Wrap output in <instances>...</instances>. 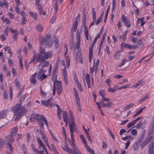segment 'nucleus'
Segmentation results:
<instances>
[{"label": "nucleus", "mask_w": 154, "mask_h": 154, "mask_svg": "<svg viewBox=\"0 0 154 154\" xmlns=\"http://www.w3.org/2000/svg\"><path fill=\"white\" fill-rule=\"evenodd\" d=\"M18 130V128L17 127H15L12 128L11 131V135L13 136H15L17 134Z\"/></svg>", "instance_id": "nucleus-20"}, {"label": "nucleus", "mask_w": 154, "mask_h": 154, "mask_svg": "<svg viewBox=\"0 0 154 154\" xmlns=\"http://www.w3.org/2000/svg\"><path fill=\"white\" fill-rule=\"evenodd\" d=\"M62 75L63 77L67 76V72L66 68L65 67L62 70Z\"/></svg>", "instance_id": "nucleus-32"}, {"label": "nucleus", "mask_w": 154, "mask_h": 154, "mask_svg": "<svg viewBox=\"0 0 154 154\" xmlns=\"http://www.w3.org/2000/svg\"><path fill=\"white\" fill-rule=\"evenodd\" d=\"M92 18L94 21L95 20L96 18V14L95 11L94 10V8H92Z\"/></svg>", "instance_id": "nucleus-40"}, {"label": "nucleus", "mask_w": 154, "mask_h": 154, "mask_svg": "<svg viewBox=\"0 0 154 154\" xmlns=\"http://www.w3.org/2000/svg\"><path fill=\"white\" fill-rule=\"evenodd\" d=\"M122 21L124 23L125 25L127 26L129 28L131 27L130 22L128 18H126L124 14L122 15Z\"/></svg>", "instance_id": "nucleus-9"}, {"label": "nucleus", "mask_w": 154, "mask_h": 154, "mask_svg": "<svg viewBox=\"0 0 154 154\" xmlns=\"http://www.w3.org/2000/svg\"><path fill=\"white\" fill-rule=\"evenodd\" d=\"M7 147L8 149H10L11 153H12L13 151V147H12V145L8 142H7Z\"/></svg>", "instance_id": "nucleus-34"}, {"label": "nucleus", "mask_w": 154, "mask_h": 154, "mask_svg": "<svg viewBox=\"0 0 154 154\" xmlns=\"http://www.w3.org/2000/svg\"><path fill=\"white\" fill-rule=\"evenodd\" d=\"M15 83L17 88H19L20 87L21 85L19 80L17 79H15Z\"/></svg>", "instance_id": "nucleus-45"}, {"label": "nucleus", "mask_w": 154, "mask_h": 154, "mask_svg": "<svg viewBox=\"0 0 154 154\" xmlns=\"http://www.w3.org/2000/svg\"><path fill=\"white\" fill-rule=\"evenodd\" d=\"M126 61L127 60L126 59H123L122 60V63H121L119 65V67H121L122 66H123L125 64Z\"/></svg>", "instance_id": "nucleus-46"}, {"label": "nucleus", "mask_w": 154, "mask_h": 154, "mask_svg": "<svg viewBox=\"0 0 154 154\" xmlns=\"http://www.w3.org/2000/svg\"><path fill=\"white\" fill-rule=\"evenodd\" d=\"M37 139L39 145V149H43V150H45L46 149V147L41 140L38 137L37 138Z\"/></svg>", "instance_id": "nucleus-10"}, {"label": "nucleus", "mask_w": 154, "mask_h": 154, "mask_svg": "<svg viewBox=\"0 0 154 154\" xmlns=\"http://www.w3.org/2000/svg\"><path fill=\"white\" fill-rule=\"evenodd\" d=\"M36 29L38 31L41 32L43 30L44 28L42 25L38 24L37 25Z\"/></svg>", "instance_id": "nucleus-29"}, {"label": "nucleus", "mask_w": 154, "mask_h": 154, "mask_svg": "<svg viewBox=\"0 0 154 154\" xmlns=\"http://www.w3.org/2000/svg\"><path fill=\"white\" fill-rule=\"evenodd\" d=\"M69 118L71 120V122H69V125L71 133L74 132L76 129L75 124V122L74 117L72 115V111H69Z\"/></svg>", "instance_id": "nucleus-5"}, {"label": "nucleus", "mask_w": 154, "mask_h": 154, "mask_svg": "<svg viewBox=\"0 0 154 154\" xmlns=\"http://www.w3.org/2000/svg\"><path fill=\"white\" fill-rule=\"evenodd\" d=\"M8 111L7 109L3 110L0 112V120L5 118Z\"/></svg>", "instance_id": "nucleus-11"}, {"label": "nucleus", "mask_w": 154, "mask_h": 154, "mask_svg": "<svg viewBox=\"0 0 154 154\" xmlns=\"http://www.w3.org/2000/svg\"><path fill=\"white\" fill-rule=\"evenodd\" d=\"M8 62L10 67H11L13 64V60L10 59H8Z\"/></svg>", "instance_id": "nucleus-63"}, {"label": "nucleus", "mask_w": 154, "mask_h": 154, "mask_svg": "<svg viewBox=\"0 0 154 154\" xmlns=\"http://www.w3.org/2000/svg\"><path fill=\"white\" fill-rule=\"evenodd\" d=\"M4 22H5L7 24H9L10 23V21L8 18L3 19Z\"/></svg>", "instance_id": "nucleus-57"}, {"label": "nucleus", "mask_w": 154, "mask_h": 154, "mask_svg": "<svg viewBox=\"0 0 154 154\" xmlns=\"http://www.w3.org/2000/svg\"><path fill=\"white\" fill-rule=\"evenodd\" d=\"M106 50L107 54L109 55L110 54V51H109V48L108 46H106Z\"/></svg>", "instance_id": "nucleus-61"}, {"label": "nucleus", "mask_w": 154, "mask_h": 154, "mask_svg": "<svg viewBox=\"0 0 154 154\" xmlns=\"http://www.w3.org/2000/svg\"><path fill=\"white\" fill-rule=\"evenodd\" d=\"M45 49L43 47H42V46H41L39 48V53L40 54H41L42 55V54L43 55V54L45 52Z\"/></svg>", "instance_id": "nucleus-36"}, {"label": "nucleus", "mask_w": 154, "mask_h": 154, "mask_svg": "<svg viewBox=\"0 0 154 154\" xmlns=\"http://www.w3.org/2000/svg\"><path fill=\"white\" fill-rule=\"evenodd\" d=\"M62 148L64 151L67 152L69 154H72V149L68 148L67 145L62 147Z\"/></svg>", "instance_id": "nucleus-17"}, {"label": "nucleus", "mask_w": 154, "mask_h": 154, "mask_svg": "<svg viewBox=\"0 0 154 154\" xmlns=\"http://www.w3.org/2000/svg\"><path fill=\"white\" fill-rule=\"evenodd\" d=\"M51 99H49L48 100H42L41 101L42 104L45 106H48L50 105V103H51Z\"/></svg>", "instance_id": "nucleus-22"}, {"label": "nucleus", "mask_w": 154, "mask_h": 154, "mask_svg": "<svg viewBox=\"0 0 154 154\" xmlns=\"http://www.w3.org/2000/svg\"><path fill=\"white\" fill-rule=\"evenodd\" d=\"M96 103L97 106V107H98V108L100 110V113L101 114V115L103 116H104V114L102 110L101 109V108L100 106L99 103L96 102Z\"/></svg>", "instance_id": "nucleus-41"}, {"label": "nucleus", "mask_w": 154, "mask_h": 154, "mask_svg": "<svg viewBox=\"0 0 154 154\" xmlns=\"http://www.w3.org/2000/svg\"><path fill=\"white\" fill-rule=\"evenodd\" d=\"M56 73L55 72H53L52 74V79H56L57 75Z\"/></svg>", "instance_id": "nucleus-59"}, {"label": "nucleus", "mask_w": 154, "mask_h": 154, "mask_svg": "<svg viewBox=\"0 0 154 154\" xmlns=\"http://www.w3.org/2000/svg\"><path fill=\"white\" fill-rule=\"evenodd\" d=\"M146 107L145 106L143 108H142L140 109L139 110H138L136 113L138 114L139 115L140 113L141 112H142L143 111L145 108Z\"/></svg>", "instance_id": "nucleus-54"}, {"label": "nucleus", "mask_w": 154, "mask_h": 154, "mask_svg": "<svg viewBox=\"0 0 154 154\" xmlns=\"http://www.w3.org/2000/svg\"><path fill=\"white\" fill-rule=\"evenodd\" d=\"M63 120H68V114L67 112L65 111H63Z\"/></svg>", "instance_id": "nucleus-31"}, {"label": "nucleus", "mask_w": 154, "mask_h": 154, "mask_svg": "<svg viewBox=\"0 0 154 154\" xmlns=\"http://www.w3.org/2000/svg\"><path fill=\"white\" fill-rule=\"evenodd\" d=\"M130 85H131V84H127L126 85L118 88L117 89L119 90V89H123V88H128L130 87Z\"/></svg>", "instance_id": "nucleus-38"}, {"label": "nucleus", "mask_w": 154, "mask_h": 154, "mask_svg": "<svg viewBox=\"0 0 154 154\" xmlns=\"http://www.w3.org/2000/svg\"><path fill=\"white\" fill-rule=\"evenodd\" d=\"M120 51H119L116 53L114 55V57L115 59L117 60H119L121 56V54L120 53Z\"/></svg>", "instance_id": "nucleus-28"}, {"label": "nucleus", "mask_w": 154, "mask_h": 154, "mask_svg": "<svg viewBox=\"0 0 154 154\" xmlns=\"http://www.w3.org/2000/svg\"><path fill=\"white\" fill-rule=\"evenodd\" d=\"M80 47V39H78L77 40V42L76 44V46H75V49H77V51L79 52V50Z\"/></svg>", "instance_id": "nucleus-25"}, {"label": "nucleus", "mask_w": 154, "mask_h": 154, "mask_svg": "<svg viewBox=\"0 0 154 154\" xmlns=\"http://www.w3.org/2000/svg\"><path fill=\"white\" fill-rule=\"evenodd\" d=\"M102 29L100 31V32L98 34L97 36H96V37L95 38H96V40H97V39L98 38H99L102 34Z\"/></svg>", "instance_id": "nucleus-56"}, {"label": "nucleus", "mask_w": 154, "mask_h": 154, "mask_svg": "<svg viewBox=\"0 0 154 154\" xmlns=\"http://www.w3.org/2000/svg\"><path fill=\"white\" fill-rule=\"evenodd\" d=\"M69 144L72 148V154H77L79 152V149L75 144V141H72L71 142H69Z\"/></svg>", "instance_id": "nucleus-8"}, {"label": "nucleus", "mask_w": 154, "mask_h": 154, "mask_svg": "<svg viewBox=\"0 0 154 154\" xmlns=\"http://www.w3.org/2000/svg\"><path fill=\"white\" fill-rule=\"evenodd\" d=\"M128 44L125 43V42H122L121 44V51H122L123 50V49L124 48H127Z\"/></svg>", "instance_id": "nucleus-30"}, {"label": "nucleus", "mask_w": 154, "mask_h": 154, "mask_svg": "<svg viewBox=\"0 0 154 154\" xmlns=\"http://www.w3.org/2000/svg\"><path fill=\"white\" fill-rule=\"evenodd\" d=\"M76 84L77 85V87H78V88L79 89V91L81 92L82 91H83V89L82 88V86H81V85L80 84V83L79 82V83H78L77 84Z\"/></svg>", "instance_id": "nucleus-47"}, {"label": "nucleus", "mask_w": 154, "mask_h": 154, "mask_svg": "<svg viewBox=\"0 0 154 154\" xmlns=\"http://www.w3.org/2000/svg\"><path fill=\"white\" fill-rule=\"evenodd\" d=\"M135 124L134 120L129 123L127 125L128 128H129Z\"/></svg>", "instance_id": "nucleus-42"}, {"label": "nucleus", "mask_w": 154, "mask_h": 154, "mask_svg": "<svg viewBox=\"0 0 154 154\" xmlns=\"http://www.w3.org/2000/svg\"><path fill=\"white\" fill-rule=\"evenodd\" d=\"M93 51H89V62H91V59L93 56Z\"/></svg>", "instance_id": "nucleus-51"}, {"label": "nucleus", "mask_w": 154, "mask_h": 154, "mask_svg": "<svg viewBox=\"0 0 154 154\" xmlns=\"http://www.w3.org/2000/svg\"><path fill=\"white\" fill-rule=\"evenodd\" d=\"M52 51H49L45 52L43 54L44 56H42L41 54H39L38 55V58L36 59L37 61H44L45 60H47L50 58L52 56Z\"/></svg>", "instance_id": "nucleus-3"}, {"label": "nucleus", "mask_w": 154, "mask_h": 154, "mask_svg": "<svg viewBox=\"0 0 154 154\" xmlns=\"http://www.w3.org/2000/svg\"><path fill=\"white\" fill-rule=\"evenodd\" d=\"M57 94L60 95L63 91V88L60 81H57L54 82L53 86V94L54 95L55 94L56 90Z\"/></svg>", "instance_id": "nucleus-2"}, {"label": "nucleus", "mask_w": 154, "mask_h": 154, "mask_svg": "<svg viewBox=\"0 0 154 154\" xmlns=\"http://www.w3.org/2000/svg\"><path fill=\"white\" fill-rule=\"evenodd\" d=\"M0 38L2 41L5 40L6 39V37L4 34L2 35H1Z\"/></svg>", "instance_id": "nucleus-62"}, {"label": "nucleus", "mask_w": 154, "mask_h": 154, "mask_svg": "<svg viewBox=\"0 0 154 154\" xmlns=\"http://www.w3.org/2000/svg\"><path fill=\"white\" fill-rule=\"evenodd\" d=\"M14 136L11 134L7 136L6 137V141H8V142H10L11 143H12L14 140Z\"/></svg>", "instance_id": "nucleus-19"}, {"label": "nucleus", "mask_w": 154, "mask_h": 154, "mask_svg": "<svg viewBox=\"0 0 154 154\" xmlns=\"http://www.w3.org/2000/svg\"><path fill=\"white\" fill-rule=\"evenodd\" d=\"M39 118L37 119V121L40 127L44 129L43 125H44V123L47 127L48 126V122H47L46 118L43 115H40Z\"/></svg>", "instance_id": "nucleus-6"}, {"label": "nucleus", "mask_w": 154, "mask_h": 154, "mask_svg": "<svg viewBox=\"0 0 154 154\" xmlns=\"http://www.w3.org/2000/svg\"><path fill=\"white\" fill-rule=\"evenodd\" d=\"M39 39L41 45L45 43V46L47 47H51L53 44L52 42L51 41V38L49 35H47L45 38H40Z\"/></svg>", "instance_id": "nucleus-4"}, {"label": "nucleus", "mask_w": 154, "mask_h": 154, "mask_svg": "<svg viewBox=\"0 0 154 154\" xmlns=\"http://www.w3.org/2000/svg\"><path fill=\"white\" fill-rule=\"evenodd\" d=\"M11 110L14 113L13 118L15 121H17L20 119L27 111L25 107L21 106L20 104L13 106Z\"/></svg>", "instance_id": "nucleus-1"}, {"label": "nucleus", "mask_w": 154, "mask_h": 154, "mask_svg": "<svg viewBox=\"0 0 154 154\" xmlns=\"http://www.w3.org/2000/svg\"><path fill=\"white\" fill-rule=\"evenodd\" d=\"M39 62L43 63V64L42 65V68H43V69H44V68L45 67H46L47 68H48V67L49 66V63L48 61H46L45 60L44 61Z\"/></svg>", "instance_id": "nucleus-23"}, {"label": "nucleus", "mask_w": 154, "mask_h": 154, "mask_svg": "<svg viewBox=\"0 0 154 154\" xmlns=\"http://www.w3.org/2000/svg\"><path fill=\"white\" fill-rule=\"evenodd\" d=\"M67 77V76L63 77V81H64V83L66 84V85H67L68 83Z\"/></svg>", "instance_id": "nucleus-58"}, {"label": "nucleus", "mask_w": 154, "mask_h": 154, "mask_svg": "<svg viewBox=\"0 0 154 154\" xmlns=\"http://www.w3.org/2000/svg\"><path fill=\"white\" fill-rule=\"evenodd\" d=\"M151 137L150 136L147 137L145 140L143 141V143L140 146L141 147H143L146 144L148 143L151 140Z\"/></svg>", "instance_id": "nucleus-16"}, {"label": "nucleus", "mask_w": 154, "mask_h": 154, "mask_svg": "<svg viewBox=\"0 0 154 154\" xmlns=\"http://www.w3.org/2000/svg\"><path fill=\"white\" fill-rule=\"evenodd\" d=\"M103 20V17L102 15H100V17L97 20L96 22V24L97 25L99 23L101 22Z\"/></svg>", "instance_id": "nucleus-39"}, {"label": "nucleus", "mask_w": 154, "mask_h": 154, "mask_svg": "<svg viewBox=\"0 0 154 154\" xmlns=\"http://www.w3.org/2000/svg\"><path fill=\"white\" fill-rule=\"evenodd\" d=\"M150 126L151 127L154 128V115L152 119V121L151 122Z\"/></svg>", "instance_id": "nucleus-49"}, {"label": "nucleus", "mask_w": 154, "mask_h": 154, "mask_svg": "<svg viewBox=\"0 0 154 154\" xmlns=\"http://www.w3.org/2000/svg\"><path fill=\"white\" fill-rule=\"evenodd\" d=\"M39 54V53L37 54L36 51H35V50L33 51V57L32 59L31 60V61L29 63V64H30L32 62L34 64H35V60L37 61L36 59L38 58V55Z\"/></svg>", "instance_id": "nucleus-12"}, {"label": "nucleus", "mask_w": 154, "mask_h": 154, "mask_svg": "<svg viewBox=\"0 0 154 154\" xmlns=\"http://www.w3.org/2000/svg\"><path fill=\"white\" fill-rule=\"evenodd\" d=\"M137 133V131L135 129H133L131 131V134L133 135H135Z\"/></svg>", "instance_id": "nucleus-60"}, {"label": "nucleus", "mask_w": 154, "mask_h": 154, "mask_svg": "<svg viewBox=\"0 0 154 154\" xmlns=\"http://www.w3.org/2000/svg\"><path fill=\"white\" fill-rule=\"evenodd\" d=\"M138 48V46H134V45H130L128 44V46L127 47V48L128 49H135L137 48Z\"/></svg>", "instance_id": "nucleus-37"}, {"label": "nucleus", "mask_w": 154, "mask_h": 154, "mask_svg": "<svg viewBox=\"0 0 154 154\" xmlns=\"http://www.w3.org/2000/svg\"><path fill=\"white\" fill-rule=\"evenodd\" d=\"M4 98L5 100H7L8 99V94L5 91H4Z\"/></svg>", "instance_id": "nucleus-53"}, {"label": "nucleus", "mask_w": 154, "mask_h": 154, "mask_svg": "<svg viewBox=\"0 0 154 154\" xmlns=\"http://www.w3.org/2000/svg\"><path fill=\"white\" fill-rule=\"evenodd\" d=\"M137 38L134 37H132L131 41L132 42L135 43L136 42V41H137Z\"/></svg>", "instance_id": "nucleus-64"}, {"label": "nucleus", "mask_w": 154, "mask_h": 154, "mask_svg": "<svg viewBox=\"0 0 154 154\" xmlns=\"http://www.w3.org/2000/svg\"><path fill=\"white\" fill-rule=\"evenodd\" d=\"M99 94L102 96V98L104 97V96L105 95V92L103 90H101L99 92Z\"/></svg>", "instance_id": "nucleus-50"}, {"label": "nucleus", "mask_w": 154, "mask_h": 154, "mask_svg": "<svg viewBox=\"0 0 154 154\" xmlns=\"http://www.w3.org/2000/svg\"><path fill=\"white\" fill-rule=\"evenodd\" d=\"M10 90V99L12 100L13 98V92H12V89L11 87H9Z\"/></svg>", "instance_id": "nucleus-48"}, {"label": "nucleus", "mask_w": 154, "mask_h": 154, "mask_svg": "<svg viewBox=\"0 0 154 154\" xmlns=\"http://www.w3.org/2000/svg\"><path fill=\"white\" fill-rule=\"evenodd\" d=\"M86 83L88 85V88H91L90 85V78L89 75L88 74H87L86 77Z\"/></svg>", "instance_id": "nucleus-21"}, {"label": "nucleus", "mask_w": 154, "mask_h": 154, "mask_svg": "<svg viewBox=\"0 0 154 154\" xmlns=\"http://www.w3.org/2000/svg\"><path fill=\"white\" fill-rule=\"evenodd\" d=\"M69 47L70 49L71 50H72L74 49V51L75 52V45H74V43L73 42H72L69 44Z\"/></svg>", "instance_id": "nucleus-33"}, {"label": "nucleus", "mask_w": 154, "mask_h": 154, "mask_svg": "<svg viewBox=\"0 0 154 154\" xmlns=\"http://www.w3.org/2000/svg\"><path fill=\"white\" fill-rule=\"evenodd\" d=\"M42 115L35 114H33L32 115L30 118V120L32 122H34L36 119H38L39 116H40V115Z\"/></svg>", "instance_id": "nucleus-18"}, {"label": "nucleus", "mask_w": 154, "mask_h": 154, "mask_svg": "<svg viewBox=\"0 0 154 154\" xmlns=\"http://www.w3.org/2000/svg\"><path fill=\"white\" fill-rule=\"evenodd\" d=\"M134 105V104L133 103H131L127 105L126 107H125L124 108L125 109H128L133 106Z\"/></svg>", "instance_id": "nucleus-44"}, {"label": "nucleus", "mask_w": 154, "mask_h": 154, "mask_svg": "<svg viewBox=\"0 0 154 154\" xmlns=\"http://www.w3.org/2000/svg\"><path fill=\"white\" fill-rule=\"evenodd\" d=\"M100 103L104 107H112L114 105L113 102L111 101L107 102L106 103H105L103 102H100Z\"/></svg>", "instance_id": "nucleus-13"}, {"label": "nucleus", "mask_w": 154, "mask_h": 154, "mask_svg": "<svg viewBox=\"0 0 154 154\" xmlns=\"http://www.w3.org/2000/svg\"><path fill=\"white\" fill-rule=\"evenodd\" d=\"M29 14L32 17H33L35 20H37V15L36 13L30 11L29 12Z\"/></svg>", "instance_id": "nucleus-27"}, {"label": "nucleus", "mask_w": 154, "mask_h": 154, "mask_svg": "<svg viewBox=\"0 0 154 154\" xmlns=\"http://www.w3.org/2000/svg\"><path fill=\"white\" fill-rule=\"evenodd\" d=\"M154 147V142L152 141L149 145V154H153V148Z\"/></svg>", "instance_id": "nucleus-15"}, {"label": "nucleus", "mask_w": 154, "mask_h": 154, "mask_svg": "<svg viewBox=\"0 0 154 154\" xmlns=\"http://www.w3.org/2000/svg\"><path fill=\"white\" fill-rule=\"evenodd\" d=\"M43 150L38 151L37 149H34V152L37 154H44Z\"/></svg>", "instance_id": "nucleus-35"}, {"label": "nucleus", "mask_w": 154, "mask_h": 154, "mask_svg": "<svg viewBox=\"0 0 154 154\" xmlns=\"http://www.w3.org/2000/svg\"><path fill=\"white\" fill-rule=\"evenodd\" d=\"M54 8L55 10L56 11V13L58 9L57 0L55 2V5L54 6Z\"/></svg>", "instance_id": "nucleus-52"}, {"label": "nucleus", "mask_w": 154, "mask_h": 154, "mask_svg": "<svg viewBox=\"0 0 154 154\" xmlns=\"http://www.w3.org/2000/svg\"><path fill=\"white\" fill-rule=\"evenodd\" d=\"M143 124L141 121H140L137 125L134 126V127L136 128L137 129H140L141 126Z\"/></svg>", "instance_id": "nucleus-43"}, {"label": "nucleus", "mask_w": 154, "mask_h": 154, "mask_svg": "<svg viewBox=\"0 0 154 154\" xmlns=\"http://www.w3.org/2000/svg\"><path fill=\"white\" fill-rule=\"evenodd\" d=\"M78 23H74L72 26V27L71 29V32L72 33L74 32H76Z\"/></svg>", "instance_id": "nucleus-26"}, {"label": "nucleus", "mask_w": 154, "mask_h": 154, "mask_svg": "<svg viewBox=\"0 0 154 154\" xmlns=\"http://www.w3.org/2000/svg\"><path fill=\"white\" fill-rule=\"evenodd\" d=\"M94 70V64L93 67H91L90 69V74L91 75H93V72Z\"/></svg>", "instance_id": "nucleus-55"}, {"label": "nucleus", "mask_w": 154, "mask_h": 154, "mask_svg": "<svg viewBox=\"0 0 154 154\" xmlns=\"http://www.w3.org/2000/svg\"><path fill=\"white\" fill-rule=\"evenodd\" d=\"M5 6L7 8H8V3L5 1H0V6L3 7Z\"/></svg>", "instance_id": "nucleus-24"}, {"label": "nucleus", "mask_w": 154, "mask_h": 154, "mask_svg": "<svg viewBox=\"0 0 154 154\" xmlns=\"http://www.w3.org/2000/svg\"><path fill=\"white\" fill-rule=\"evenodd\" d=\"M46 72V70L43 68L40 69L38 73V79L42 81L46 79L47 77V75L45 74V73Z\"/></svg>", "instance_id": "nucleus-7"}, {"label": "nucleus", "mask_w": 154, "mask_h": 154, "mask_svg": "<svg viewBox=\"0 0 154 154\" xmlns=\"http://www.w3.org/2000/svg\"><path fill=\"white\" fill-rule=\"evenodd\" d=\"M37 75V73H35L32 75L30 79V81L34 85L35 84V83L37 82L36 80V79Z\"/></svg>", "instance_id": "nucleus-14"}]
</instances>
